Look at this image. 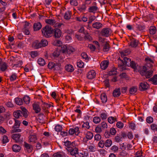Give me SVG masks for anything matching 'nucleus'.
<instances>
[{
	"mask_svg": "<svg viewBox=\"0 0 157 157\" xmlns=\"http://www.w3.org/2000/svg\"><path fill=\"white\" fill-rule=\"evenodd\" d=\"M53 32V28L48 25L43 28L41 29L43 36L46 38H49L51 37L52 35Z\"/></svg>",
	"mask_w": 157,
	"mask_h": 157,
	"instance_id": "obj_1",
	"label": "nucleus"
},
{
	"mask_svg": "<svg viewBox=\"0 0 157 157\" xmlns=\"http://www.w3.org/2000/svg\"><path fill=\"white\" fill-rule=\"evenodd\" d=\"M153 72V70L151 69L148 71L146 67L144 66L140 73L142 75L145 76L147 78H149L152 76Z\"/></svg>",
	"mask_w": 157,
	"mask_h": 157,
	"instance_id": "obj_2",
	"label": "nucleus"
},
{
	"mask_svg": "<svg viewBox=\"0 0 157 157\" xmlns=\"http://www.w3.org/2000/svg\"><path fill=\"white\" fill-rule=\"evenodd\" d=\"M111 32V30L110 29L105 28L101 30L100 32V34L102 36L108 37L110 35Z\"/></svg>",
	"mask_w": 157,
	"mask_h": 157,
	"instance_id": "obj_3",
	"label": "nucleus"
},
{
	"mask_svg": "<svg viewBox=\"0 0 157 157\" xmlns=\"http://www.w3.org/2000/svg\"><path fill=\"white\" fill-rule=\"evenodd\" d=\"M118 66L119 69L121 71H122L126 69L125 67V63H124V61H123V60L121 59L120 58H119L117 59Z\"/></svg>",
	"mask_w": 157,
	"mask_h": 157,
	"instance_id": "obj_4",
	"label": "nucleus"
},
{
	"mask_svg": "<svg viewBox=\"0 0 157 157\" xmlns=\"http://www.w3.org/2000/svg\"><path fill=\"white\" fill-rule=\"evenodd\" d=\"M53 32L52 34L54 37L56 38H59L62 35L61 31L58 28L53 29Z\"/></svg>",
	"mask_w": 157,
	"mask_h": 157,
	"instance_id": "obj_5",
	"label": "nucleus"
},
{
	"mask_svg": "<svg viewBox=\"0 0 157 157\" xmlns=\"http://www.w3.org/2000/svg\"><path fill=\"white\" fill-rule=\"evenodd\" d=\"M149 85L146 82H142L140 83L139 89L140 90L143 91L147 90L149 87Z\"/></svg>",
	"mask_w": 157,
	"mask_h": 157,
	"instance_id": "obj_6",
	"label": "nucleus"
},
{
	"mask_svg": "<svg viewBox=\"0 0 157 157\" xmlns=\"http://www.w3.org/2000/svg\"><path fill=\"white\" fill-rule=\"evenodd\" d=\"M21 135L19 133L14 134L12 135V138L16 142H21L22 141V138L21 137Z\"/></svg>",
	"mask_w": 157,
	"mask_h": 157,
	"instance_id": "obj_7",
	"label": "nucleus"
},
{
	"mask_svg": "<svg viewBox=\"0 0 157 157\" xmlns=\"http://www.w3.org/2000/svg\"><path fill=\"white\" fill-rule=\"evenodd\" d=\"M67 150L69 151L70 152V154L72 155H75L78 152V149L76 147L72 148V147H67Z\"/></svg>",
	"mask_w": 157,
	"mask_h": 157,
	"instance_id": "obj_8",
	"label": "nucleus"
},
{
	"mask_svg": "<svg viewBox=\"0 0 157 157\" xmlns=\"http://www.w3.org/2000/svg\"><path fill=\"white\" fill-rule=\"evenodd\" d=\"M24 146L25 151L28 153L31 152L33 150L32 146L25 142H24Z\"/></svg>",
	"mask_w": 157,
	"mask_h": 157,
	"instance_id": "obj_9",
	"label": "nucleus"
},
{
	"mask_svg": "<svg viewBox=\"0 0 157 157\" xmlns=\"http://www.w3.org/2000/svg\"><path fill=\"white\" fill-rule=\"evenodd\" d=\"M139 41L134 38H132L131 40L130 45L132 47L136 48L138 45Z\"/></svg>",
	"mask_w": 157,
	"mask_h": 157,
	"instance_id": "obj_10",
	"label": "nucleus"
},
{
	"mask_svg": "<svg viewBox=\"0 0 157 157\" xmlns=\"http://www.w3.org/2000/svg\"><path fill=\"white\" fill-rule=\"evenodd\" d=\"M32 106L33 108V109L35 111L36 113H38L40 112L41 108L39 104L36 103H34L33 104Z\"/></svg>",
	"mask_w": 157,
	"mask_h": 157,
	"instance_id": "obj_11",
	"label": "nucleus"
},
{
	"mask_svg": "<svg viewBox=\"0 0 157 157\" xmlns=\"http://www.w3.org/2000/svg\"><path fill=\"white\" fill-rule=\"evenodd\" d=\"M96 75V73L94 70H91L89 72L87 75V77L89 79H92L94 78Z\"/></svg>",
	"mask_w": 157,
	"mask_h": 157,
	"instance_id": "obj_12",
	"label": "nucleus"
},
{
	"mask_svg": "<svg viewBox=\"0 0 157 157\" xmlns=\"http://www.w3.org/2000/svg\"><path fill=\"white\" fill-rule=\"evenodd\" d=\"M120 90L121 89L120 88H116L113 91V96L115 97H119L121 94Z\"/></svg>",
	"mask_w": 157,
	"mask_h": 157,
	"instance_id": "obj_13",
	"label": "nucleus"
},
{
	"mask_svg": "<svg viewBox=\"0 0 157 157\" xmlns=\"http://www.w3.org/2000/svg\"><path fill=\"white\" fill-rule=\"evenodd\" d=\"M42 27V25L40 22H37L34 23L33 26L34 30L37 31L40 29Z\"/></svg>",
	"mask_w": 157,
	"mask_h": 157,
	"instance_id": "obj_14",
	"label": "nucleus"
},
{
	"mask_svg": "<svg viewBox=\"0 0 157 157\" xmlns=\"http://www.w3.org/2000/svg\"><path fill=\"white\" fill-rule=\"evenodd\" d=\"M109 62L108 61H102L100 65L101 68L103 70L105 69L108 67Z\"/></svg>",
	"mask_w": 157,
	"mask_h": 157,
	"instance_id": "obj_15",
	"label": "nucleus"
},
{
	"mask_svg": "<svg viewBox=\"0 0 157 157\" xmlns=\"http://www.w3.org/2000/svg\"><path fill=\"white\" fill-rule=\"evenodd\" d=\"M33 47L35 49L41 48L40 43L38 40H35L33 44Z\"/></svg>",
	"mask_w": 157,
	"mask_h": 157,
	"instance_id": "obj_16",
	"label": "nucleus"
},
{
	"mask_svg": "<svg viewBox=\"0 0 157 157\" xmlns=\"http://www.w3.org/2000/svg\"><path fill=\"white\" fill-rule=\"evenodd\" d=\"M14 117L16 118H18L22 116V113L21 110H18L15 111L13 113Z\"/></svg>",
	"mask_w": 157,
	"mask_h": 157,
	"instance_id": "obj_17",
	"label": "nucleus"
},
{
	"mask_svg": "<svg viewBox=\"0 0 157 157\" xmlns=\"http://www.w3.org/2000/svg\"><path fill=\"white\" fill-rule=\"evenodd\" d=\"M110 48V45L107 42H106L104 44L103 50L104 52H107L109 50Z\"/></svg>",
	"mask_w": 157,
	"mask_h": 157,
	"instance_id": "obj_18",
	"label": "nucleus"
},
{
	"mask_svg": "<svg viewBox=\"0 0 157 157\" xmlns=\"http://www.w3.org/2000/svg\"><path fill=\"white\" fill-rule=\"evenodd\" d=\"M123 59L124 61L125 65L128 67H129L131 65L130 64H131V63L132 62V61H131L130 59L126 57H124Z\"/></svg>",
	"mask_w": 157,
	"mask_h": 157,
	"instance_id": "obj_19",
	"label": "nucleus"
},
{
	"mask_svg": "<svg viewBox=\"0 0 157 157\" xmlns=\"http://www.w3.org/2000/svg\"><path fill=\"white\" fill-rule=\"evenodd\" d=\"M148 81H151L152 83L154 85L157 84V75H154L152 78L149 79Z\"/></svg>",
	"mask_w": 157,
	"mask_h": 157,
	"instance_id": "obj_20",
	"label": "nucleus"
},
{
	"mask_svg": "<svg viewBox=\"0 0 157 157\" xmlns=\"http://www.w3.org/2000/svg\"><path fill=\"white\" fill-rule=\"evenodd\" d=\"M102 24L100 22H95L92 25V27L95 29H99L102 27Z\"/></svg>",
	"mask_w": 157,
	"mask_h": 157,
	"instance_id": "obj_21",
	"label": "nucleus"
},
{
	"mask_svg": "<svg viewBox=\"0 0 157 157\" xmlns=\"http://www.w3.org/2000/svg\"><path fill=\"white\" fill-rule=\"evenodd\" d=\"M136 27L137 29L140 31L143 32L145 29V26L143 25H141L139 23L136 24Z\"/></svg>",
	"mask_w": 157,
	"mask_h": 157,
	"instance_id": "obj_22",
	"label": "nucleus"
},
{
	"mask_svg": "<svg viewBox=\"0 0 157 157\" xmlns=\"http://www.w3.org/2000/svg\"><path fill=\"white\" fill-rule=\"evenodd\" d=\"M21 110L22 114L23 117H25V118L27 117L28 116L27 113V110L25 107L23 106L21 107Z\"/></svg>",
	"mask_w": 157,
	"mask_h": 157,
	"instance_id": "obj_23",
	"label": "nucleus"
},
{
	"mask_svg": "<svg viewBox=\"0 0 157 157\" xmlns=\"http://www.w3.org/2000/svg\"><path fill=\"white\" fill-rule=\"evenodd\" d=\"M149 30L151 34L154 35L156 32V29L155 26H151L150 27Z\"/></svg>",
	"mask_w": 157,
	"mask_h": 157,
	"instance_id": "obj_24",
	"label": "nucleus"
},
{
	"mask_svg": "<svg viewBox=\"0 0 157 157\" xmlns=\"http://www.w3.org/2000/svg\"><path fill=\"white\" fill-rule=\"evenodd\" d=\"M29 139L30 142H35L37 140L36 136L35 134H33L29 136Z\"/></svg>",
	"mask_w": 157,
	"mask_h": 157,
	"instance_id": "obj_25",
	"label": "nucleus"
},
{
	"mask_svg": "<svg viewBox=\"0 0 157 157\" xmlns=\"http://www.w3.org/2000/svg\"><path fill=\"white\" fill-rule=\"evenodd\" d=\"M83 33L85 35L84 37L85 39L89 41L92 40V37L90 36L87 32H84Z\"/></svg>",
	"mask_w": 157,
	"mask_h": 157,
	"instance_id": "obj_26",
	"label": "nucleus"
},
{
	"mask_svg": "<svg viewBox=\"0 0 157 157\" xmlns=\"http://www.w3.org/2000/svg\"><path fill=\"white\" fill-rule=\"evenodd\" d=\"M14 101L16 104L18 105H21L23 104L22 99L19 98H15Z\"/></svg>",
	"mask_w": 157,
	"mask_h": 157,
	"instance_id": "obj_27",
	"label": "nucleus"
},
{
	"mask_svg": "<svg viewBox=\"0 0 157 157\" xmlns=\"http://www.w3.org/2000/svg\"><path fill=\"white\" fill-rule=\"evenodd\" d=\"M98 7L96 6H90L89 8V11L90 13H94L98 10Z\"/></svg>",
	"mask_w": 157,
	"mask_h": 157,
	"instance_id": "obj_28",
	"label": "nucleus"
},
{
	"mask_svg": "<svg viewBox=\"0 0 157 157\" xmlns=\"http://www.w3.org/2000/svg\"><path fill=\"white\" fill-rule=\"evenodd\" d=\"M101 99L102 103H104L106 102L107 100V98L105 93H103L101 94Z\"/></svg>",
	"mask_w": 157,
	"mask_h": 157,
	"instance_id": "obj_29",
	"label": "nucleus"
},
{
	"mask_svg": "<svg viewBox=\"0 0 157 157\" xmlns=\"http://www.w3.org/2000/svg\"><path fill=\"white\" fill-rule=\"evenodd\" d=\"M12 148L13 151L15 152H19L21 150L20 146L17 144H14L13 145Z\"/></svg>",
	"mask_w": 157,
	"mask_h": 157,
	"instance_id": "obj_30",
	"label": "nucleus"
},
{
	"mask_svg": "<svg viewBox=\"0 0 157 157\" xmlns=\"http://www.w3.org/2000/svg\"><path fill=\"white\" fill-rule=\"evenodd\" d=\"M66 70L68 72H72L74 70L73 67L70 64H68L65 67Z\"/></svg>",
	"mask_w": 157,
	"mask_h": 157,
	"instance_id": "obj_31",
	"label": "nucleus"
},
{
	"mask_svg": "<svg viewBox=\"0 0 157 157\" xmlns=\"http://www.w3.org/2000/svg\"><path fill=\"white\" fill-rule=\"evenodd\" d=\"M88 148L89 151L92 152L95 151L97 150L95 146L94 145L89 146L88 147Z\"/></svg>",
	"mask_w": 157,
	"mask_h": 157,
	"instance_id": "obj_32",
	"label": "nucleus"
},
{
	"mask_svg": "<svg viewBox=\"0 0 157 157\" xmlns=\"http://www.w3.org/2000/svg\"><path fill=\"white\" fill-rule=\"evenodd\" d=\"M41 47H45L47 46L48 44L47 40L44 39H42L40 42Z\"/></svg>",
	"mask_w": 157,
	"mask_h": 157,
	"instance_id": "obj_33",
	"label": "nucleus"
},
{
	"mask_svg": "<svg viewBox=\"0 0 157 157\" xmlns=\"http://www.w3.org/2000/svg\"><path fill=\"white\" fill-rule=\"evenodd\" d=\"M75 49L72 47L68 46L66 53L68 54H71L75 51Z\"/></svg>",
	"mask_w": 157,
	"mask_h": 157,
	"instance_id": "obj_34",
	"label": "nucleus"
},
{
	"mask_svg": "<svg viewBox=\"0 0 157 157\" xmlns=\"http://www.w3.org/2000/svg\"><path fill=\"white\" fill-rule=\"evenodd\" d=\"M37 62L40 66H43L45 65L46 63L45 60L42 58H40L37 60Z\"/></svg>",
	"mask_w": 157,
	"mask_h": 157,
	"instance_id": "obj_35",
	"label": "nucleus"
},
{
	"mask_svg": "<svg viewBox=\"0 0 157 157\" xmlns=\"http://www.w3.org/2000/svg\"><path fill=\"white\" fill-rule=\"evenodd\" d=\"M129 91L131 94H134L137 91V88L136 87L132 86L130 88Z\"/></svg>",
	"mask_w": 157,
	"mask_h": 157,
	"instance_id": "obj_36",
	"label": "nucleus"
},
{
	"mask_svg": "<svg viewBox=\"0 0 157 157\" xmlns=\"http://www.w3.org/2000/svg\"><path fill=\"white\" fill-rule=\"evenodd\" d=\"M112 144V142L110 139H107L105 142V146L107 147H110Z\"/></svg>",
	"mask_w": 157,
	"mask_h": 157,
	"instance_id": "obj_37",
	"label": "nucleus"
},
{
	"mask_svg": "<svg viewBox=\"0 0 157 157\" xmlns=\"http://www.w3.org/2000/svg\"><path fill=\"white\" fill-rule=\"evenodd\" d=\"M45 21L47 23L52 25H53L56 22L55 20L54 19H47L45 20Z\"/></svg>",
	"mask_w": 157,
	"mask_h": 157,
	"instance_id": "obj_38",
	"label": "nucleus"
},
{
	"mask_svg": "<svg viewBox=\"0 0 157 157\" xmlns=\"http://www.w3.org/2000/svg\"><path fill=\"white\" fill-rule=\"evenodd\" d=\"M86 6L85 3L83 4L78 7V10L80 11H85L86 10Z\"/></svg>",
	"mask_w": 157,
	"mask_h": 157,
	"instance_id": "obj_39",
	"label": "nucleus"
},
{
	"mask_svg": "<svg viewBox=\"0 0 157 157\" xmlns=\"http://www.w3.org/2000/svg\"><path fill=\"white\" fill-rule=\"evenodd\" d=\"M0 69L2 71H5L7 68V64L5 62H3L0 66Z\"/></svg>",
	"mask_w": 157,
	"mask_h": 157,
	"instance_id": "obj_40",
	"label": "nucleus"
},
{
	"mask_svg": "<svg viewBox=\"0 0 157 157\" xmlns=\"http://www.w3.org/2000/svg\"><path fill=\"white\" fill-rule=\"evenodd\" d=\"M93 133L90 131L88 132L86 134V138L88 140L91 139L93 137Z\"/></svg>",
	"mask_w": 157,
	"mask_h": 157,
	"instance_id": "obj_41",
	"label": "nucleus"
},
{
	"mask_svg": "<svg viewBox=\"0 0 157 157\" xmlns=\"http://www.w3.org/2000/svg\"><path fill=\"white\" fill-rule=\"evenodd\" d=\"M15 123L13 126V128H17L19 127L20 124V121H18L16 119H14Z\"/></svg>",
	"mask_w": 157,
	"mask_h": 157,
	"instance_id": "obj_42",
	"label": "nucleus"
},
{
	"mask_svg": "<svg viewBox=\"0 0 157 157\" xmlns=\"http://www.w3.org/2000/svg\"><path fill=\"white\" fill-rule=\"evenodd\" d=\"M23 100L25 103L26 104H29L30 101V98L29 96L26 95L23 98Z\"/></svg>",
	"mask_w": 157,
	"mask_h": 157,
	"instance_id": "obj_43",
	"label": "nucleus"
},
{
	"mask_svg": "<svg viewBox=\"0 0 157 157\" xmlns=\"http://www.w3.org/2000/svg\"><path fill=\"white\" fill-rule=\"evenodd\" d=\"M2 141L3 144H5L8 142L9 140L8 136L6 135H4L2 137Z\"/></svg>",
	"mask_w": 157,
	"mask_h": 157,
	"instance_id": "obj_44",
	"label": "nucleus"
},
{
	"mask_svg": "<svg viewBox=\"0 0 157 157\" xmlns=\"http://www.w3.org/2000/svg\"><path fill=\"white\" fill-rule=\"evenodd\" d=\"M77 63V66L79 68H82L84 66V63L80 60H78Z\"/></svg>",
	"mask_w": 157,
	"mask_h": 157,
	"instance_id": "obj_45",
	"label": "nucleus"
},
{
	"mask_svg": "<svg viewBox=\"0 0 157 157\" xmlns=\"http://www.w3.org/2000/svg\"><path fill=\"white\" fill-rule=\"evenodd\" d=\"M52 44L55 46H60L62 44V42L59 40H56L53 42Z\"/></svg>",
	"mask_w": 157,
	"mask_h": 157,
	"instance_id": "obj_46",
	"label": "nucleus"
},
{
	"mask_svg": "<svg viewBox=\"0 0 157 157\" xmlns=\"http://www.w3.org/2000/svg\"><path fill=\"white\" fill-rule=\"evenodd\" d=\"M31 55L32 58H34L38 56V53L37 51H34L31 52Z\"/></svg>",
	"mask_w": 157,
	"mask_h": 157,
	"instance_id": "obj_47",
	"label": "nucleus"
},
{
	"mask_svg": "<svg viewBox=\"0 0 157 157\" xmlns=\"http://www.w3.org/2000/svg\"><path fill=\"white\" fill-rule=\"evenodd\" d=\"M67 47L68 46H67L66 45H62L60 49L61 52L63 53H66Z\"/></svg>",
	"mask_w": 157,
	"mask_h": 157,
	"instance_id": "obj_48",
	"label": "nucleus"
},
{
	"mask_svg": "<svg viewBox=\"0 0 157 157\" xmlns=\"http://www.w3.org/2000/svg\"><path fill=\"white\" fill-rule=\"evenodd\" d=\"M100 121V118L98 117H95L93 119V121L95 124L99 123Z\"/></svg>",
	"mask_w": 157,
	"mask_h": 157,
	"instance_id": "obj_49",
	"label": "nucleus"
},
{
	"mask_svg": "<svg viewBox=\"0 0 157 157\" xmlns=\"http://www.w3.org/2000/svg\"><path fill=\"white\" fill-rule=\"evenodd\" d=\"M71 12L69 11H67L65 13L64 15V18L66 20H68L70 19L71 17Z\"/></svg>",
	"mask_w": 157,
	"mask_h": 157,
	"instance_id": "obj_50",
	"label": "nucleus"
},
{
	"mask_svg": "<svg viewBox=\"0 0 157 157\" xmlns=\"http://www.w3.org/2000/svg\"><path fill=\"white\" fill-rule=\"evenodd\" d=\"M53 156V157H65V156L63 154H61L60 152H58L55 153Z\"/></svg>",
	"mask_w": 157,
	"mask_h": 157,
	"instance_id": "obj_51",
	"label": "nucleus"
},
{
	"mask_svg": "<svg viewBox=\"0 0 157 157\" xmlns=\"http://www.w3.org/2000/svg\"><path fill=\"white\" fill-rule=\"evenodd\" d=\"M108 121L109 123L113 124L116 121V119L113 117H110L108 118Z\"/></svg>",
	"mask_w": 157,
	"mask_h": 157,
	"instance_id": "obj_52",
	"label": "nucleus"
},
{
	"mask_svg": "<svg viewBox=\"0 0 157 157\" xmlns=\"http://www.w3.org/2000/svg\"><path fill=\"white\" fill-rule=\"evenodd\" d=\"M17 78V76L15 73H13L10 76V79L11 81H13L16 80Z\"/></svg>",
	"mask_w": 157,
	"mask_h": 157,
	"instance_id": "obj_53",
	"label": "nucleus"
},
{
	"mask_svg": "<svg viewBox=\"0 0 157 157\" xmlns=\"http://www.w3.org/2000/svg\"><path fill=\"white\" fill-rule=\"evenodd\" d=\"M82 127L84 128L85 129H89L90 128L89 123L87 121L84 123L82 125Z\"/></svg>",
	"mask_w": 157,
	"mask_h": 157,
	"instance_id": "obj_54",
	"label": "nucleus"
},
{
	"mask_svg": "<svg viewBox=\"0 0 157 157\" xmlns=\"http://www.w3.org/2000/svg\"><path fill=\"white\" fill-rule=\"evenodd\" d=\"M62 126L59 125H57L55 128V130L57 132H60L62 130Z\"/></svg>",
	"mask_w": 157,
	"mask_h": 157,
	"instance_id": "obj_55",
	"label": "nucleus"
},
{
	"mask_svg": "<svg viewBox=\"0 0 157 157\" xmlns=\"http://www.w3.org/2000/svg\"><path fill=\"white\" fill-rule=\"evenodd\" d=\"M131 64H130L131 65L130 66L132 68L134 69V70H136L137 66V64L133 61H132V62H131Z\"/></svg>",
	"mask_w": 157,
	"mask_h": 157,
	"instance_id": "obj_56",
	"label": "nucleus"
},
{
	"mask_svg": "<svg viewBox=\"0 0 157 157\" xmlns=\"http://www.w3.org/2000/svg\"><path fill=\"white\" fill-rule=\"evenodd\" d=\"M61 64L60 63H54V70H58L60 68Z\"/></svg>",
	"mask_w": 157,
	"mask_h": 157,
	"instance_id": "obj_57",
	"label": "nucleus"
},
{
	"mask_svg": "<svg viewBox=\"0 0 157 157\" xmlns=\"http://www.w3.org/2000/svg\"><path fill=\"white\" fill-rule=\"evenodd\" d=\"M153 118L149 116L147 117L146 118V121L147 123L151 124L153 122Z\"/></svg>",
	"mask_w": 157,
	"mask_h": 157,
	"instance_id": "obj_58",
	"label": "nucleus"
},
{
	"mask_svg": "<svg viewBox=\"0 0 157 157\" xmlns=\"http://www.w3.org/2000/svg\"><path fill=\"white\" fill-rule=\"evenodd\" d=\"M98 145L99 147L103 148L104 147V145H105L104 141L102 140H100L98 144Z\"/></svg>",
	"mask_w": 157,
	"mask_h": 157,
	"instance_id": "obj_59",
	"label": "nucleus"
},
{
	"mask_svg": "<svg viewBox=\"0 0 157 157\" xmlns=\"http://www.w3.org/2000/svg\"><path fill=\"white\" fill-rule=\"evenodd\" d=\"M54 63L51 62L48 63V67L49 68L52 69L53 68H54Z\"/></svg>",
	"mask_w": 157,
	"mask_h": 157,
	"instance_id": "obj_60",
	"label": "nucleus"
},
{
	"mask_svg": "<svg viewBox=\"0 0 157 157\" xmlns=\"http://www.w3.org/2000/svg\"><path fill=\"white\" fill-rule=\"evenodd\" d=\"M116 125L118 128H121L123 127L124 124L122 122L119 121L117 123Z\"/></svg>",
	"mask_w": 157,
	"mask_h": 157,
	"instance_id": "obj_61",
	"label": "nucleus"
},
{
	"mask_svg": "<svg viewBox=\"0 0 157 157\" xmlns=\"http://www.w3.org/2000/svg\"><path fill=\"white\" fill-rule=\"evenodd\" d=\"M104 84L105 85V87H109L110 85L109 84V79H106L104 81Z\"/></svg>",
	"mask_w": 157,
	"mask_h": 157,
	"instance_id": "obj_62",
	"label": "nucleus"
},
{
	"mask_svg": "<svg viewBox=\"0 0 157 157\" xmlns=\"http://www.w3.org/2000/svg\"><path fill=\"white\" fill-rule=\"evenodd\" d=\"M111 150L114 152H117L118 151V148L116 145H113L111 147Z\"/></svg>",
	"mask_w": 157,
	"mask_h": 157,
	"instance_id": "obj_63",
	"label": "nucleus"
},
{
	"mask_svg": "<svg viewBox=\"0 0 157 157\" xmlns=\"http://www.w3.org/2000/svg\"><path fill=\"white\" fill-rule=\"evenodd\" d=\"M135 157H144L142 155V152L140 151H138L136 153Z\"/></svg>",
	"mask_w": 157,
	"mask_h": 157,
	"instance_id": "obj_64",
	"label": "nucleus"
}]
</instances>
